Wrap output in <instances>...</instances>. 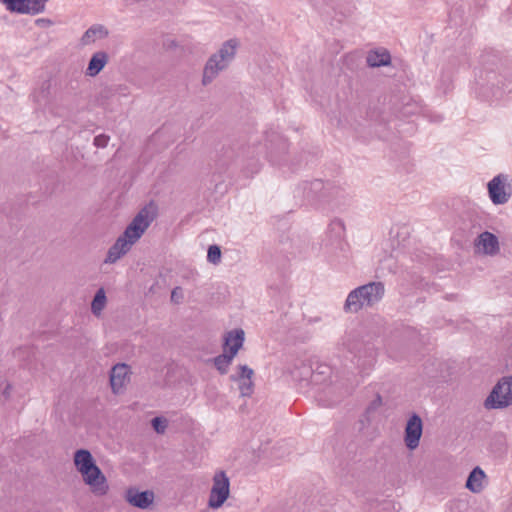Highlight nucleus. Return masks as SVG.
<instances>
[{
  "mask_svg": "<svg viewBox=\"0 0 512 512\" xmlns=\"http://www.w3.org/2000/svg\"><path fill=\"white\" fill-rule=\"evenodd\" d=\"M385 293L382 282H369L352 290L344 303L345 312L357 313L379 303Z\"/></svg>",
  "mask_w": 512,
  "mask_h": 512,
  "instance_id": "obj_1",
  "label": "nucleus"
},
{
  "mask_svg": "<svg viewBox=\"0 0 512 512\" xmlns=\"http://www.w3.org/2000/svg\"><path fill=\"white\" fill-rule=\"evenodd\" d=\"M154 219V206L151 203L142 208L136 214V216L126 227L121 236L125 237V239H127V241H129L130 244H135L141 238L144 232L148 229V227L150 226Z\"/></svg>",
  "mask_w": 512,
  "mask_h": 512,
  "instance_id": "obj_2",
  "label": "nucleus"
},
{
  "mask_svg": "<svg viewBox=\"0 0 512 512\" xmlns=\"http://www.w3.org/2000/svg\"><path fill=\"white\" fill-rule=\"evenodd\" d=\"M512 405V377L494 386L484 402L487 409H500Z\"/></svg>",
  "mask_w": 512,
  "mask_h": 512,
  "instance_id": "obj_3",
  "label": "nucleus"
},
{
  "mask_svg": "<svg viewBox=\"0 0 512 512\" xmlns=\"http://www.w3.org/2000/svg\"><path fill=\"white\" fill-rule=\"evenodd\" d=\"M230 481L224 471H218L213 476V485L210 491L208 506L212 509L220 508L229 497Z\"/></svg>",
  "mask_w": 512,
  "mask_h": 512,
  "instance_id": "obj_4",
  "label": "nucleus"
},
{
  "mask_svg": "<svg viewBox=\"0 0 512 512\" xmlns=\"http://www.w3.org/2000/svg\"><path fill=\"white\" fill-rule=\"evenodd\" d=\"M488 193L493 204L501 205L509 201L512 191L507 176L499 174L488 183Z\"/></svg>",
  "mask_w": 512,
  "mask_h": 512,
  "instance_id": "obj_5",
  "label": "nucleus"
},
{
  "mask_svg": "<svg viewBox=\"0 0 512 512\" xmlns=\"http://www.w3.org/2000/svg\"><path fill=\"white\" fill-rule=\"evenodd\" d=\"M80 474L83 477L84 483L90 487L93 494L97 496L107 494L109 490L107 479L97 465L89 469V471Z\"/></svg>",
  "mask_w": 512,
  "mask_h": 512,
  "instance_id": "obj_6",
  "label": "nucleus"
},
{
  "mask_svg": "<svg viewBox=\"0 0 512 512\" xmlns=\"http://www.w3.org/2000/svg\"><path fill=\"white\" fill-rule=\"evenodd\" d=\"M423 432V423L420 416L416 413L412 414L407 421L404 441L410 450H414L419 446L420 438Z\"/></svg>",
  "mask_w": 512,
  "mask_h": 512,
  "instance_id": "obj_7",
  "label": "nucleus"
},
{
  "mask_svg": "<svg viewBox=\"0 0 512 512\" xmlns=\"http://www.w3.org/2000/svg\"><path fill=\"white\" fill-rule=\"evenodd\" d=\"M155 499V494L151 490L139 491L135 487H130L125 492V500L133 507L139 509L149 508Z\"/></svg>",
  "mask_w": 512,
  "mask_h": 512,
  "instance_id": "obj_8",
  "label": "nucleus"
},
{
  "mask_svg": "<svg viewBox=\"0 0 512 512\" xmlns=\"http://www.w3.org/2000/svg\"><path fill=\"white\" fill-rule=\"evenodd\" d=\"M11 12L38 14L42 12V0H1Z\"/></svg>",
  "mask_w": 512,
  "mask_h": 512,
  "instance_id": "obj_9",
  "label": "nucleus"
},
{
  "mask_svg": "<svg viewBox=\"0 0 512 512\" xmlns=\"http://www.w3.org/2000/svg\"><path fill=\"white\" fill-rule=\"evenodd\" d=\"M130 367L125 363H118L110 372V385L113 393L119 394L129 381Z\"/></svg>",
  "mask_w": 512,
  "mask_h": 512,
  "instance_id": "obj_10",
  "label": "nucleus"
},
{
  "mask_svg": "<svg viewBox=\"0 0 512 512\" xmlns=\"http://www.w3.org/2000/svg\"><path fill=\"white\" fill-rule=\"evenodd\" d=\"M290 375L300 385L313 383V365L310 361L296 360L290 369Z\"/></svg>",
  "mask_w": 512,
  "mask_h": 512,
  "instance_id": "obj_11",
  "label": "nucleus"
},
{
  "mask_svg": "<svg viewBox=\"0 0 512 512\" xmlns=\"http://www.w3.org/2000/svg\"><path fill=\"white\" fill-rule=\"evenodd\" d=\"M253 374V369L249 368L247 365H239V373L230 376L231 381L240 383L239 390L244 397L251 396L253 393L254 383L251 379Z\"/></svg>",
  "mask_w": 512,
  "mask_h": 512,
  "instance_id": "obj_12",
  "label": "nucleus"
},
{
  "mask_svg": "<svg viewBox=\"0 0 512 512\" xmlns=\"http://www.w3.org/2000/svg\"><path fill=\"white\" fill-rule=\"evenodd\" d=\"M228 66L224 61H220L218 56L212 54L204 66L202 84L204 86L210 84Z\"/></svg>",
  "mask_w": 512,
  "mask_h": 512,
  "instance_id": "obj_13",
  "label": "nucleus"
},
{
  "mask_svg": "<svg viewBox=\"0 0 512 512\" xmlns=\"http://www.w3.org/2000/svg\"><path fill=\"white\" fill-rule=\"evenodd\" d=\"M475 246L489 256H495L500 251L499 240L496 235L485 231L481 233L475 240Z\"/></svg>",
  "mask_w": 512,
  "mask_h": 512,
  "instance_id": "obj_14",
  "label": "nucleus"
},
{
  "mask_svg": "<svg viewBox=\"0 0 512 512\" xmlns=\"http://www.w3.org/2000/svg\"><path fill=\"white\" fill-rule=\"evenodd\" d=\"M241 347L242 338L239 336L236 338L235 345L230 346V353H223L214 358V365L220 374L227 373L229 365Z\"/></svg>",
  "mask_w": 512,
  "mask_h": 512,
  "instance_id": "obj_15",
  "label": "nucleus"
},
{
  "mask_svg": "<svg viewBox=\"0 0 512 512\" xmlns=\"http://www.w3.org/2000/svg\"><path fill=\"white\" fill-rule=\"evenodd\" d=\"M131 247L132 244H130L125 237L119 236L115 243L109 248L104 262L110 264L115 263L125 255Z\"/></svg>",
  "mask_w": 512,
  "mask_h": 512,
  "instance_id": "obj_16",
  "label": "nucleus"
},
{
  "mask_svg": "<svg viewBox=\"0 0 512 512\" xmlns=\"http://www.w3.org/2000/svg\"><path fill=\"white\" fill-rule=\"evenodd\" d=\"M74 465L79 473L89 471L96 466L93 456L89 450L79 449L74 453Z\"/></svg>",
  "mask_w": 512,
  "mask_h": 512,
  "instance_id": "obj_17",
  "label": "nucleus"
},
{
  "mask_svg": "<svg viewBox=\"0 0 512 512\" xmlns=\"http://www.w3.org/2000/svg\"><path fill=\"white\" fill-rule=\"evenodd\" d=\"M108 62V54L98 51L92 55L86 69V75L94 77L98 75Z\"/></svg>",
  "mask_w": 512,
  "mask_h": 512,
  "instance_id": "obj_18",
  "label": "nucleus"
},
{
  "mask_svg": "<svg viewBox=\"0 0 512 512\" xmlns=\"http://www.w3.org/2000/svg\"><path fill=\"white\" fill-rule=\"evenodd\" d=\"M366 62L370 67L388 66L391 63V55L386 49L372 50L368 53Z\"/></svg>",
  "mask_w": 512,
  "mask_h": 512,
  "instance_id": "obj_19",
  "label": "nucleus"
},
{
  "mask_svg": "<svg viewBox=\"0 0 512 512\" xmlns=\"http://www.w3.org/2000/svg\"><path fill=\"white\" fill-rule=\"evenodd\" d=\"M238 45L239 43L236 39H229L222 44L221 48L214 55L218 56L220 61H224L229 65L236 55Z\"/></svg>",
  "mask_w": 512,
  "mask_h": 512,
  "instance_id": "obj_20",
  "label": "nucleus"
},
{
  "mask_svg": "<svg viewBox=\"0 0 512 512\" xmlns=\"http://www.w3.org/2000/svg\"><path fill=\"white\" fill-rule=\"evenodd\" d=\"M108 34V30L103 25L95 24L85 31L80 41L82 45H89L94 43L97 38H106Z\"/></svg>",
  "mask_w": 512,
  "mask_h": 512,
  "instance_id": "obj_21",
  "label": "nucleus"
},
{
  "mask_svg": "<svg viewBox=\"0 0 512 512\" xmlns=\"http://www.w3.org/2000/svg\"><path fill=\"white\" fill-rule=\"evenodd\" d=\"M485 473L480 467H475L468 475L466 488L473 493H480L483 490L482 481Z\"/></svg>",
  "mask_w": 512,
  "mask_h": 512,
  "instance_id": "obj_22",
  "label": "nucleus"
},
{
  "mask_svg": "<svg viewBox=\"0 0 512 512\" xmlns=\"http://www.w3.org/2000/svg\"><path fill=\"white\" fill-rule=\"evenodd\" d=\"M332 377V368L325 363H316L313 367V384H325Z\"/></svg>",
  "mask_w": 512,
  "mask_h": 512,
  "instance_id": "obj_23",
  "label": "nucleus"
},
{
  "mask_svg": "<svg viewBox=\"0 0 512 512\" xmlns=\"http://www.w3.org/2000/svg\"><path fill=\"white\" fill-rule=\"evenodd\" d=\"M106 303V296L103 289H99L91 303V310L93 314L99 315L100 312L103 310Z\"/></svg>",
  "mask_w": 512,
  "mask_h": 512,
  "instance_id": "obj_24",
  "label": "nucleus"
},
{
  "mask_svg": "<svg viewBox=\"0 0 512 512\" xmlns=\"http://www.w3.org/2000/svg\"><path fill=\"white\" fill-rule=\"evenodd\" d=\"M119 94L121 96H127L129 94L128 88L124 85H112L106 87L102 92V97L108 98L110 96Z\"/></svg>",
  "mask_w": 512,
  "mask_h": 512,
  "instance_id": "obj_25",
  "label": "nucleus"
},
{
  "mask_svg": "<svg viewBox=\"0 0 512 512\" xmlns=\"http://www.w3.org/2000/svg\"><path fill=\"white\" fill-rule=\"evenodd\" d=\"M323 183L321 180L315 179L304 185V193L308 199L314 198L317 192L321 191Z\"/></svg>",
  "mask_w": 512,
  "mask_h": 512,
  "instance_id": "obj_26",
  "label": "nucleus"
},
{
  "mask_svg": "<svg viewBox=\"0 0 512 512\" xmlns=\"http://www.w3.org/2000/svg\"><path fill=\"white\" fill-rule=\"evenodd\" d=\"M242 338V343L244 342V331L242 329H235L229 331L225 337V347H228L230 351V346L235 345L237 337Z\"/></svg>",
  "mask_w": 512,
  "mask_h": 512,
  "instance_id": "obj_27",
  "label": "nucleus"
},
{
  "mask_svg": "<svg viewBox=\"0 0 512 512\" xmlns=\"http://www.w3.org/2000/svg\"><path fill=\"white\" fill-rule=\"evenodd\" d=\"M207 260L216 265L221 261V249L217 245H210L207 252Z\"/></svg>",
  "mask_w": 512,
  "mask_h": 512,
  "instance_id": "obj_28",
  "label": "nucleus"
},
{
  "mask_svg": "<svg viewBox=\"0 0 512 512\" xmlns=\"http://www.w3.org/2000/svg\"><path fill=\"white\" fill-rule=\"evenodd\" d=\"M151 425L158 434H163L167 429L168 421L163 417H155L152 419Z\"/></svg>",
  "mask_w": 512,
  "mask_h": 512,
  "instance_id": "obj_29",
  "label": "nucleus"
},
{
  "mask_svg": "<svg viewBox=\"0 0 512 512\" xmlns=\"http://www.w3.org/2000/svg\"><path fill=\"white\" fill-rule=\"evenodd\" d=\"M110 137L105 134L97 135L94 138V145L98 148H105L108 145Z\"/></svg>",
  "mask_w": 512,
  "mask_h": 512,
  "instance_id": "obj_30",
  "label": "nucleus"
},
{
  "mask_svg": "<svg viewBox=\"0 0 512 512\" xmlns=\"http://www.w3.org/2000/svg\"><path fill=\"white\" fill-rule=\"evenodd\" d=\"M183 299L182 289L180 287H175L171 292V301L175 303H179Z\"/></svg>",
  "mask_w": 512,
  "mask_h": 512,
  "instance_id": "obj_31",
  "label": "nucleus"
},
{
  "mask_svg": "<svg viewBox=\"0 0 512 512\" xmlns=\"http://www.w3.org/2000/svg\"><path fill=\"white\" fill-rule=\"evenodd\" d=\"M35 22H36L37 25H41V26H49V25H51V21L49 19L41 18V19H37Z\"/></svg>",
  "mask_w": 512,
  "mask_h": 512,
  "instance_id": "obj_32",
  "label": "nucleus"
},
{
  "mask_svg": "<svg viewBox=\"0 0 512 512\" xmlns=\"http://www.w3.org/2000/svg\"><path fill=\"white\" fill-rule=\"evenodd\" d=\"M11 385L9 383L6 384L4 390H3V395L4 397L7 399L9 396H10V390H11Z\"/></svg>",
  "mask_w": 512,
  "mask_h": 512,
  "instance_id": "obj_33",
  "label": "nucleus"
},
{
  "mask_svg": "<svg viewBox=\"0 0 512 512\" xmlns=\"http://www.w3.org/2000/svg\"><path fill=\"white\" fill-rule=\"evenodd\" d=\"M42 94H43V98H46L47 97V93L45 92V90H42Z\"/></svg>",
  "mask_w": 512,
  "mask_h": 512,
  "instance_id": "obj_34",
  "label": "nucleus"
}]
</instances>
